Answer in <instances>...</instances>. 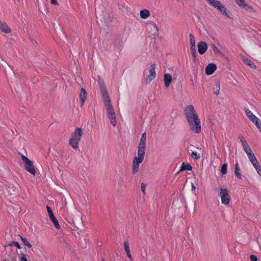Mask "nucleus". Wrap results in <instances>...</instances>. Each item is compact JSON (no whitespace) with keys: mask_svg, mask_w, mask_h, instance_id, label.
Listing matches in <instances>:
<instances>
[{"mask_svg":"<svg viewBox=\"0 0 261 261\" xmlns=\"http://www.w3.org/2000/svg\"><path fill=\"white\" fill-rule=\"evenodd\" d=\"M184 113L190 129L195 133H199L201 131L200 121L194 107L191 105L188 106L185 108Z\"/></svg>","mask_w":261,"mask_h":261,"instance_id":"nucleus-1","label":"nucleus"},{"mask_svg":"<svg viewBox=\"0 0 261 261\" xmlns=\"http://www.w3.org/2000/svg\"><path fill=\"white\" fill-rule=\"evenodd\" d=\"M105 107L106 109L107 116L109 118L111 123L113 126H115L117 124L116 114L111 103L110 98L103 100Z\"/></svg>","mask_w":261,"mask_h":261,"instance_id":"nucleus-2","label":"nucleus"},{"mask_svg":"<svg viewBox=\"0 0 261 261\" xmlns=\"http://www.w3.org/2000/svg\"><path fill=\"white\" fill-rule=\"evenodd\" d=\"M83 132L81 128H76L69 140V144L74 149L79 147V144L83 136Z\"/></svg>","mask_w":261,"mask_h":261,"instance_id":"nucleus-3","label":"nucleus"},{"mask_svg":"<svg viewBox=\"0 0 261 261\" xmlns=\"http://www.w3.org/2000/svg\"><path fill=\"white\" fill-rule=\"evenodd\" d=\"M206 1L222 14L227 16L229 18L233 19L231 12L227 10L225 6L219 1L217 0H206Z\"/></svg>","mask_w":261,"mask_h":261,"instance_id":"nucleus-4","label":"nucleus"},{"mask_svg":"<svg viewBox=\"0 0 261 261\" xmlns=\"http://www.w3.org/2000/svg\"><path fill=\"white\" fill-rule=\"evenodd\" d=\"M70 224L77 227V225L82 223V214L76 209L74 210L73 214H69L67 220Z\"/></svg>","mask_w":261,"mask_h":261,"instance_id":"nucleus-5","label":"nucleus"},{"mask_svg":"<svg viewBox=\"0 0 261 261\" xmlns=\"http://www.w3.org/2000/svg\"><path fill=\"white\" fill-rule=\"evenodd\" d=\"M145 152L137 150V156H135L133 161L132 173L135 174L139 171V165L141 164L144 158Z\"/></svg>","mask_w":261,"mask_h":261,"instance_id":"nucleus-6","label":"nucleus"},{"mask_svg":"<svg viewBox=\"0 0 261 261\" xmlns=\"http://www.w3.org/2000/svg\"><path fill=\"white\" fill-rule=\"evenodd\" d=\"M21 158L22 160L24 162V168L29 172L31 175L35 176L36 171L35 168V166L33 164V162L31 161L29 158L24 155H21Z\"/></svg>","mask_w":261,"mask_h":261,"instance_id":"nucleus-7","label":"nucleus"},{"mask_svg":"<svg viewBox=\"0 0 261 261\" xmlns=\"http://www.w3.org/2000/svg\"><path fill=\"white\" fill-rule=\"evenodd\" d=\"M220 196L221 197V202L222 204L225 205L229 204L230 200V197L226 188H221L220 189Z\"/></svg>","mask_w":261,"mask_h":261,"instance_id":"nucleus-8","label":"nucleus"},{"mask_svg":"<svg viewBox=\"0 0 261 261\" xmlns=\"http://www.w3.org/2000/svg\"><path fill=\"white\" fill-rule=\"evenodd\" d=\"M237 5L241 8L245 9L246 11L256 13V11L250 6L245 3V0H235Z\"/></svg>","mask_w":261,"mask_h":261,"instance_id":"nucleus-9","label":"nucleus"},{"mask_svg":"<svg viewBox=\"0 0 261 261\" xmlns=\"http://www.w3.org/2000/svg\"><path fill=\"white\" fill-rule=\"evenodd\" d=\"M190 40V51L192 57L195 59L197 56L196 50L195 48V37L192 34L189 35Z\"/></svg>","mask_w":261,"mask_h":261,"instance_id":"nucleus-10","label":"nucleus"},{"mask_svg":"<svg viewBox=\"0 0 261 261\" xmlns=\"http://www.w3.org/2000/svg\"><path fill=\"white\" fill-rule=\"evenodd\" d=\"M146 133H143L141 137L140 142L138 147V151L145 152L146 150Z\"/></svg>","mask_w":261,"mask_h":261,"instance_id":"nucleus-11","label":"nucleus"},{"mask_svg":"<svg viewBox=\"0 0 261 261\" xmlns=\"http://www.w3.org/2000/svg\"><path fill=\"white\" fill-rule=\"evenodd\" d=\"M155 64H152L149 69V74L146 79V83H150L156 76V73L155 71Z\"/></svg>","mask_w":261,"mask_h":261,"instance_id":"nucleus-12","label":"nucleus"},{"mask_svg":"<svg viewBox=\"0 0 261 261\" xmlns=\"http://www.w3.org/2000/svg\"><path fill=\"white\" fill-rule=\"evenodd\" d=\"M99 84L100 91L102 94V99L105 100L108 98H110L107 92V90L104 82L103 81H99Z\"/></svg>","mask_w":261,"mask_h":261,"instance_id":"nucleus-13","label":"nucleus"},{"mask_svg":"<svg viewBox=\"0 0 261 261\" xmlns=\"http://www.w3.org/2000/svg\"><path fill=\"white\" fill-rule=\"evenodd\" d=\"M197 47L198 53L200 55H203L206 52L207 49V44L206 42L201 41L198 43Z\"/></svg>","mask_w":261,"mask_h":261,"instance_id":"nucleus-14","label":"nucleus"},{"mask_svg":"<svg viewBox=\"0 0 261 261\" xmlns=\"http://www.w3.org/2000/svg\"><path fill=\"white\" fill-rule=\"evenodd\" d=\"M239 139L242 143V145L243 146V149L246 154L248 155L250 153H252V151L249 146L247 142L245 140L243 136H240Z\"/></svg>","mask_w":261,"mask_h":261,"instance_id":"nucleus-15","label":"nucleus"},{"mask_svg":"<svg viewBox=\"0 0 261 261\" xmlns=\"http://www.w3.org/2000/svg\"><path fill=\"white\" fill-rule=\"evenodd\" d=\"M244 111L246 116L252 123L258 120L259 119L256 117L248 108H245L244 109Z\"/></svg>","mask_w":261,"mask_h":261,"instance_id":"nucleus-16","label":"nucleus"},{"mask_svg":"<svg viewBox=\"0 0 261 261\" xmlns=\"http://www.w3.org/2000/svg\"><path fill=\"white\" fill-rule=\"evenodd\" d=\"M0 30L5 34H9L11 32V29L8 27V24L2 21H0Z\"/></svg>","mask_w":261,"mask_h":261,"instance_id":"nucleus-17","label":"nucleus"},{"mask_svg":"<svg viewBox=\"0 0 261 261\" xmlns=\"http://www.w3.org/2000/svg\"><path fill=\"white\" fill-rule=\"evenodd\" d=\"M217 66L215 64H209L205 68V73L207 75H211L216 70Z\"/></svg>","mask_w":261,"mask_h":261,"instance_id":"nucleus-18","label":"nucleus"},{"mask_svg":"<svg viewBox=\"0 0 261 261\" xmlns=\"http://www.w3.org/2000/svg\"><path fill=\"white\" fill-rule=\"evenodd\" d=\"M165 86L167 88L169 86L172 81L171 75L169 73H165L164 75Z\"/></svg>","mask_w":261,"mask_h":261,"instance_id":"nucleus-19","label":"nucleus"},{"mask_svg":"<svg viewBox=\"0 0 261 261\" xmlns=\"http://www.w3.org/2000/svg\"><path fill=\"white\" fill-rule=\"evenodd\" d=\"M80 102H81V106H82L84 105V103L86 99V97H87V92L85 89H84V88L81 89V93H80Z\"/></svg>","mask_w":261,"mask_h":261,"instance_id":"nucleus-20","label":"nucleus"},{"mask_svg":"<svg viewBox=\"0 0 261 261\" xmlns=\"http://www.w3.org/2000/svg\"><path fill=\"white\" fill-rule=\"evenodd\" d=\"M242 60L245 63L249 66L250 67L253 69L256 68V65L250 59L245 58V57H243L242 58Z\"/></svg>","mask_w":261,"mask_h":261,"instance_id":"nucleus-21","label":"nucleus"},{"mask_svg":"<svg viewBox=\"0 0 261 261\" xmlns=\"http://www.w3.org/2000/svg\"><path fill=\"white\" fill-rule=\"evenodd\" d=\"M150 16V12L148 10L144 9L140 11V16L142 18L146 19Z\"/></svg>","mask_w":261,"mask_h":261,"instance_id":"nucleus-22","label":"nucleus"},{"mask_svg":"<svg viewBox=\"0 0 261 261\" xmlns=\"http://www.w3.org/2000/svg\"><path fill=\"white\" fill-rule=\"evenodd\" d=\"M192 169V166L188 163L184 164L182 163V165L180 167V171H186V170H189L191 171Z\"/></svg>","mask_w":261,"mask_h":261,"instance_id":"nucleus-23","label":"nucleus"},{"mask_svg":"<svg viewBox=\"0 0 261 261\" xmlns=\"http://www.w3.org/2000/svg\"><path fill=\"white\" fill-rule=\"evenodd\" d=\"M234 173H235L236 176L239 179L242 178L241 175L240 173V168L239 167V164L238 163H236L235 164Z\"/></svg>","mask_w":261,"mask_h":261,"instance_id":"nucleus-24","label":"nucleus"},{"mask_svg":"<svg viewBox=\"0 0 261 261\" xmlns=\"http://www.w3.org/2000/svg\"><path fill=\"white\" fill-rule=\"evenodd\" d=\"M210 46L212 47V50H213V51L214 52V53L216 55H221V54H222L221 51H220L218 49V48H217V47L216 46L215 44H214L213 43H212V44H211Z\"/></svg>","mask_w":261,"mask_h":261,"instance_id":"nucleus-25","label":"nucleus"},{"mask_svg":"<svg viewBox=\"0 0 261 261\" xmlns=\"http://www.w3.org/2000/svg\"><path fill=\"white\" fill-rule=\"evenodd\" d=\"M20 238L24 245L27 246L29 248H31L32 247V245H31V244H30L28 242L27 240L25 238H23L21 236H20Z\"/></svg>","mask_w":261,"mask_h":261,"instance_id":"nucleus-26","label":"nucleus"},{"mask_svg":"<svg viewBox=\"0 0 261 261\" xmlns=\"http://www.w3.org/2000/svg\"><path fill=\"white\" fill-rule=\"evenodd\" d=\"M227 165L226 164H224L221 169V172L222 175H225L227 173Z\"/></svg>","mask_w":261,"mask_h":261,"instance_id":"nucleus-27","label":"nucleus"},{"mask_svg":"<svg viewBox=\"0 0 261 261\" xmlns=\"http://www.w3.org/2000/svg\"><path fill=\"white\" fill-rule=\"evenodd\" d=\"M123 245H124V250H125L126 253L129 252L130 250H129V243H128V241L124 242L123 243Z\"/></svg>","mask_w":261,"mask_h":261,"instance_id":"nucleus-28","label":"nucleus"},{"mask_svg":"<svg viewBox=\"0 0 261 261\" xmlns=\"http://www.w3.org/2000/svg\"><path fill=\"white\" fill-rule=\"evenodd\" d=\"M191 156L192 158L195 160H198L200 158V154H198L195 151H192Z\"/></svg>","mask_w":261,"mask_h":261,"instance_id":"nucleus-29","label":"nucleus"},{"mask_svg":"<svg viewBox=\"0 0 261 261\" xmlns=\"http://www.w3.org/2000/svg\"><path fill=\"white\" fill-rule=\"evenodd\" d=\"M256 127L259 129V132L261 133V122L258 119V120H257L255 122L253 123Z\"/></svg>","mask_w":261,"mask_h":261,"instance_id":"nucleus-30","label":"nucleus"},{"mask_svg":"<svg viewBox=\"0 0 261 261\" xmlns=\"http://www.w3.org/2000/svg\"><path fill=\"white\" fill-rule=\"evenodd\" d=\"M46 209H47V211L48 214L49 215V217H53V216H54V215L53 214V212L52 211L51 208L49 206L47 205L46 206Z\"/></svg>","mask_w":261,"mask_h":261,"instance_id":"nucleus-31","label":"nucleus"},{"mask_svg":"<svg viewBox=\"0 0 261 261\" xmlns=\"http://www.w3.org/2000/svg\"><path fill=\"white\" fill-rule=\"evenodd\" d=\"M52 222L54 223L55 227L59 229L60 228V226L59 224V222L57 219H55L53 221H52Z\"/></svg>","mask_w":261,"mask_h":261,"instance_id":"nucleus-32","label":"nucleus"},{"mask_svg":"<svg viewBox=\"0 0 261 261\" xmlns=\"http://www.w3.org/2000/svg\"><path fill=\"white\" fill-rule=\"evenodd\" d=\"M247 155H248V157L250 161H252L254 159H256V158L255 157V155H254V154L253 153V152L252 153H249Z\"/></svg>","mask_w":261,"mask_h":261,"instance_id":"nucleus-33","label":"nucleus"},{"mask_svg":"<svg viewBox=\"0 0 261 261\" xmlns=\"http://www.w3.org/2000/svg\"><path fill=\"white\" fill-rule=\"evenodd\" d=\"M13 246H16L18 249L20 248V246L19 244H18V243H17L16 242H12L10 244H9L8 246V247Z\"/></svg>","mask_w":261,"mask_h":261,"instance_id":"nucleus-34","label":"nucleus"},{"mask_svg":"<svg viewBox=\"0 0 261 261\" xmlns=\"http://www.w3.org/2000/svg\"><path fill=\"white\" fill-rule=\"evenodd\" d=\"M141 191L143 193V195H145V189H146V185L144 183H142L141 185Z\"/></svg>","mask_w":261,"mask_h":261,"instance_id":"nucleus-35","label":"nucleus"},{"mask_svg":"<svg viewBox=\"0 0 261 261\" xmlns=\"http://www.w3.org/2000/svg\"><path fill=\"white\" fill-rule=\"evenodd\" d=\"M19 261H28V260L25 255L22 254V256L20 257Z\"/></svg>","mask_w":261,"mask_h":261,"instance_id":"nucleus-36","label":"nucleus"},{"mask_svg":"<svg viewBox=\"0 0 261 261\" xmlns=\"http://www.w3.org/2000/svg\"><path fill=\"white\" fill-rule=\"evenodd\" d=\"M250 258L252 261H258L257 257L255 255H250Z\"/></svg>","mask_w":261,"mask_h":261,"instance_id":"nucleus-37","label":"nucleus"},{"mask_svg":"<svg viewBox=\"0 0 261 261\" xmlns=\"http://www.w3.org/2000/svg\"><path fill=\"white\" fill-rule=\"evenodd\" d=\"M250 162L253 166L256 165L258 163L256 159H254L253 160L251 161Z\"/></svg>","mask_w":261,"mask_h":261,"instance_id":"nucleus-38","label":"nucleus"},{"mask_svg":"<svg viewBox=\"0 0 261 261\" xmlns=\"http://www.w3.org/2000/svg\"><path fill=\"white\" fill-rule=\"evenodd\" d=\"M50 3L53 5H58V3L57 0H50Z\"/></svg>","mask_w":261,"mask_h":261,"instance_id":"nucleus-39","label":"nucleus"},{"mask_svg":"<svg viewBox=\"0 0 261 261\" xmlns=\"http://www.w3.org/2000/svg\"><path fill=\"white\" fill-rule=\"evenodd\" d=\"M217 86H218V89L216 91L214 92V93L216 95H218L219 94V90H220V85L219 84H217Z\"/></svg>","mask_w":261,"mask_h":261,"instance_id":"nucleus-40","label":"nucleus"},{"mask_svg":"<svg viewBox=\"0 0 261 261\" xmlns=\"http://www.w3.org/2000/svg\"><path fill=\"white\" fill-rule=\"evenodd\" d=\"M126 255H127V256L131 260H133V258H132V255L130 254V252H128V253H126Z\"/></svg>","mask_w":261,"mask_h":261,"instance_id":"nucleus-41","label":"nucleus"},{"mask_svg":"<svg viewBox=\"0 0 261 261\" xmlns=\"http://www.w3.org/2000/svg\"><path fill=\"white\" fill-rule=\"evenodd\" d=\"M258 243L259 245L260 249L261 250V237L260 238H259L258 241Z\"/></svg>","mask_w":261,"mask_h":261,"instance_id":"nucleus-42","label":"nucleus"},{"mask_svg":"<svg viewBox=\"0 0 261 261\" xmlns=\"http://www.w3.org/2000/svg\"><path fill=\"white\" fill-rule=\"evenodd\" d=\"M191 187H192V191H194L196 189V188H195L194 185L193 183H192Z\"/></svg>","mask_w":261,"mask_h":261,"instance_id":"nucleus-43","label":"nucleus"},{"mask_svg":"<svg viewBox=\"0 0 261 261\" xmlns=\"http://www.w3.org/2000/svg\"><path fill=\"white\" fill-rule=\"evenodd\" d=\"M259 166H260V165L258 163L257 164H256V165H253V167L255 168V169H257Z\"/></svg>","mask_w":261,"mask_h":261,"instance_id":"nucleus-44","label":"nucleus"},{"mask_svg":"<svg viewBox=\"0 0 261 261\" xmlns=\"http://www.w3.org/2000/svg\"><path fill=\"white\" fill-rule=\"evenodd\" d=\"M49 218L51 221H53L54 220H55V219H56V218L55 217V216H53V217H49Z\"/></svg>","mask_w":261,"mask_h":261,"instance_id":"nucleus-45","label":"nucleus"},{"mask_svg":"<svg viewBox=\"0 0 261 261\" xmlns=\"http://www.w3.org/2000/svg\"><path fill=\"white\" fill-rule=\"evenodd\" d=\"M3 261H14L13 259H5Z\"/></svg>","mask_w":261,"mask_h":261,"instance_id":"nucleus-46","label":"nucleus"},{"mask_svg":"<svg viewBox=\"0 0 261 261\" xmlns=\"http://www.w3.org/2000/svg\"><path fill=\"white\" fill-rule=\"evenodd\" d=\"M153 27L155 29V30H156V31H158V27H156V25H153Z\"/></svg>","mask_w":261,"mask_h":261,"instance_id":"nucleus-47","label":"nucleus"},{"mask_svg":"<svg viewBox=\"0 0 261 261\" xmlns=\"http://www.w3.org/2000/svg\"><path fill=\"white\" fill-rule=\"evenodd\" d=\"M261 170V168H260V166L258 167L257 169H256V170L257 172H258V171H259Z\"/></svg>","mask_w":261,"mask_h":261,"instance_id":"nucleus-48","label":"nucleus"},{"mask_svg":"<svg viewBox=\"0 0 261 261\" xmlns=\"http://www.w3.org/2000/svg\"><path fill=\"white\" fill-rule=\"evenodd\" d=\"M257 173H258V175L261 177V170H259V171H258Z\"/></svg>","mask_w":261,"mask_h":261,"instance_id":"nucleus-49","label":"nucleus"},{"mask_svg":"<svg viewBox=\"0 0 261 261\" xmlns=\"http://www.w3.org/2000/svg\"><path fill=\"white\" fill-rule=\"evenodd\" d=\"M74 236H75V237H77V236H80V234H79L78 232L77 233V235H76V234H75V233H74Z\"/></svg>","mask_w":261,"mask_h":261,"instance_id":"nucleus-50","label":"nucleus"},{"mask_svg":"<svg viewBox=\"0 0 261 261\" xmlns=\"http://www.w3.org/2000/svg\"><path fill=\"white\" fill-rule=\"evenodd\" d=\"M101 261H105V259H104L103 258H102V259H101Z\"/></svg>","mask_w":261,"mask_h":261,"instance_id":"nucleus-51","label":"nucleus"}]
</instances>
